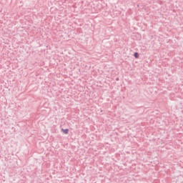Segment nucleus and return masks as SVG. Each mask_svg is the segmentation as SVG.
<instances>
[{
    "mask_svg": "<svg viewBox=\"0 0 183 183\" xmlns=\"http://www.w3.org/2000/svg\"><path fill=\"white\" fill-rule=\"evenodd\" d=\"M62 132H64V134H68V132H69V129H61Z\"/></svg>",
    "mask_w": 183,
    "mask_h": 183,
    "instance_id": "obj_1",
    "label": "nucleus"
},
{
    "mask_svg": "<svg viewBox=\"0 0 183 183\" xmlns=\"http://www.w3.org/2000/svg\"><path fill=\"white\" fill-rule=\"evenodd\" d=\"M134 58H139V54H138V52H135L134 54Z\"/></svg>",
    "mask_w": 183,
    "mask_h": 183,
    "instance_id": "obj_2",
    "label": "nucleus"
}]
</instances>
